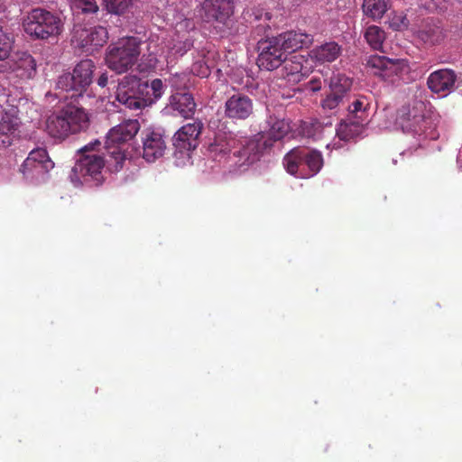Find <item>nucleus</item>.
Returning a JSON list of instances; mask_svg holds the SVG:
<instances>
[{
    "instance_id": "obj_35",
    "label": "nucleus",
    "mask_w": 462,
    "mask_h": 462,
    "mask_svg": "<svg viewBox=\"0 0 462 462\" xmlns=\"http://www.w3.org/2000/svg\"><path fill=\"white\" fill-rule=\"evenodd\" d=\"M106 11L114 14H123L132 5V0H103Z\"/></svg>"
},
{
    "instance_id": "obj_44",
    "label": "nucleus",
    "mask_w": 462,
    "mask_h": 462,
    "mask_svg": "<svg viewBox=\"0 0 462 462\" xmlns=\"http://www.w3.org/2000/svg\"><path fill=\"white\" fill-rule=\"evenodd\" d=\"M392 26H393L396 30L405 28L408 26L407 19L405 17H402L400 23H396L394 21H393Z\"/></svg>"
},
{
    "instance_id": "obj_27",
    "label": "nucleus",
    "mask_w": 462,
    "mask_h": 462,
    "mask_svg": "<svg viewBox=\"0 0 462 462\" xmlns=\"http://www.w3.org/2000/svg\"><path fill=\"white\" fill-rule=\"evenodd\" d=\"M341 54V47L335 42H328L312 51L313 57L319 62H332Z\"/></svg>"
},
{
    "instance_id": "obj_7",
    "label": "nucleus",
    "mask_w": 462,
    "mask_h": 462,
    "mask_svg": "<svg viewBox=\"0 0 462 462\" xmlns=\"http://www.w3.org/2000/svg\"><path fill=\"white\" fill-rule=\"evenodd\" d=\"M116 99L131 110H140L152 104L148 97V82L135 76H125L119 81Z\"/></svg>"
},
{
    "instance_id": "obj_30",
    "label": "nucleus",
    "mask_w": 462,
    "mask_h": 462,
    "mask_svg": "<svg viewBox=\"0 0 462 462\" xmlns=\"http://www.w3.org/2000/svg\"><path fill=\"white\" fill-rule=\"evenodd\" d=\"M352 87V79L344 74H334L330 79V92L345 98Z\"/></svg>"
},
{
    "instance_id": "obj_3",
    "label": "nucleus",
    "mask_w": 462,
    "mask_h": 462,
    "mask_svg": "<svg viewBox=\"0 0 462 462\" xmlns=\"http://www.w3.org/2000/svg\"><path fill=\"white\" fill-rule=\"evenodd\" d=\"M24 32L35 40L57 38L63 32L64 23L60 16L45 8H32L23 18Z\"/></svg>"
},
{
    "instance_id": "obj_18",
    "label": "nucleus",
    "mask_w": 462,
    "mask_h": 462,
    "mask_svg": "<svg viewBox=\"0 0 462 462\" xmlns=\"http://www.w3.org/2000/svg\"><path fill=\"white\" fill-rule=\"evenodd\" d=\"M20 124L16 107L6 110L0 106V148L13 143L18 136Z\"/></svg>"
},
{
    "instance_id": "obj_17",
    "label": "nucleus",
    "mask_w": 462,
    "mask_h": 462,
    "mask_svg": "<svg viewBox=\"0 0 462 462\" xmlns=\"http://www.w3.org/2000/svg\"><path fill=\"white\" fill-rule=\"evenodd\" d=\"M203 123L196 120L180 127L172 138L173 145L180 152L195 150L199 145V137L203 130Z\"/></svg>"
},
{
    "instance_id": "obj_29",
    "label": "nucleus",
    "mask_w": 462,
    "mask_h": 462,
    "mask_svg": "<svg viewBox=\"0 0 462 462\" xmlns=\"http://www.w3.org/2000/svg\"><path fill=\"white\" fill-rule=\"evenodd\" d=\"M193 42V36L189 32H184L183 33H180L177 29L176 33L172 37L171 46L170 49L173 54L182 56L191 49Z\"/></svg>"
},
{
    "instance_id": "obj_40",
    "label": "nucleus",
    "mask_w": 462,
    "mask_h": 462,
    "mask_svg": "<svg viewBox=\"0 0 462 462\" xmlns=\"http://www.w3.org/2000/svg\"><path fill=\"white\" fill-rule=\"evenodd\" d=\"M344 98L340 96H337L334 93H329L327 97L322 100L321 106L325 110H334L336 109L341 103H343Z\"/></svg>"
},
{
    "instance_id": "obj_20",
    "label": "nucleus",
    "mask_w": 462,
    "mask_h": 462,
    "mask_svg": "<svg viewBox=\"0 0 462 462\" xmlns=\"http://www.w3.org/2000/svg\"><path fill=\"white\" fill-rule=\"evenodd\" d=\"M6 64L11 72L23 80L33 79L37 73L36 60L27 52L17 53Z\"/></svg>"
},
{
    "instance_id": "obj_41",
    "label": "nucleus",
    "mask_w": 462,
    "mask_h": 462,
    "mask_svg": "<svg viewBox=\"0 0 462 462\" xmlns=\"http://www.w3.org/2000/svg\"><path fill=\"white\" fill-rule=\"evenodd\" d=\"M158 63L157 57L154 54H149L147 58L143 57L139 63V69L142 72H147L156 68Z\"/></svg>"
},
{
    "instance_id": "obj_12",
    "label": "nucleus",
    "mask_w": 462,
    "mask_h": 462,
    "mask_svg": "<svg viewBox=\"0 0 462 462\" xmlns=\"http://www.w3.org/2000/svg\"><path fill=\"white\" fill-rule=\"evenodd\" d=\"M425 111L426 104L419 99H413L410 103L402 106L398 115L403 131L415 134L424 132L427 127Z\"/></svg>"
},
{
    "instance_id": "obj_11",
    "label": "nucleus",
    "mask_w": 462,
    "mask_h": 462,
    "mask_svg": "<svg viewBox=\"0 0 462 462\" xmlns=\"http://www.w3.org/2000/svg\"><path fill=\"white\" fill-rule=\"evenodd\" d=\"M54 167L45 149L32 150L21 165L20 171L31 182H38Z\"/></svg>"
},
{
    "instance_id": "obj_37",
    "label": "nucleus",
    "mask_w": 462,
    "mask_h": 462,
    "mask_svg": "<svg viewBox=\"0 0 462 462\" xmlns=\"http://www.w3.org/2000/svg\"><path fill=\"white\" fill-rule=\"evenodd\" d=\"M12 45V37L9 33L3 31V28L0 26V60H5L9 57Z\"/></svg>"
},
{
    "instance_id": "obj_23",
    "label": "nucleus",
    "mask_w": 462,
    "mask_h": 462,
    "mask_svg": "<svg viewBox=\"0 0 462 462\" xmlns=\"http://www.w3.org/2000/svg\"><path fill=\"white\" fill-rule=\"evenodd\" d=\"M239 139L232 133H217L209 145V152L215 159H221L238 146Z\"/></svg>"
},
{
    "instance_id": "obj_14",
    "label": "nucleus",
    "mask_w": 462,
    "mask_h": 462,
    "mask_svg": "<svg viewBox=\"0 0 462 462\" xmlns=\"http://www.w3.org/2000/svg\"><path fill=\"white\" fill-rule=\"evenodd\" d=\"M257 48L259 51L257 65L262 69L273 70L285 60L286 52L276 37L259 41Z\"/></svg>"
},
{
    "instance_id": "obj_36",
    "label": "nucleus",
    "mask_w": 462,
    "mask_h": 462,
    "mask_svg": "<svg viewBox=\"0 0 462 462\" xmlns=\"http://www.w3.org/2000/svg\"><path fill=\"white\" fill-rule=\"evenodd\" d=\"M420 38L431 44L439 43L443 38L444 33L441 28L438 26L429 27L420 31Z\"/></svg>"
},
{
    "instance_id": "obj_25",
    "label": "nucleus",
    "mask_w": 462,
    "mask_h": 462,
    "mask_svg": "<svg viewBox=\"0 0 462 462\" xmlns=\"http://www.w3.org/2000/svg\"><path fill=\"white\" fill-rule=\"evenodd\" d=\"M302 60L303 56L300 55H292L290 59L286 56L284 61H282L283 67L282 69V76L288 81H300L303 77Z\"/></svg>"
},
{
    "instance_id": "obj_22",
    "label": "nucleus",
    "mask_w": 462,
    "mask_h": 462,
    "mask_svg": "<svg viewBox=\"0 0 462 462\" xmlns=\"http://www.w3.org/2000/svg\"><path fill=\"white\" fill-rule=\"evenodd\" d=\"M285 52H295L297 50L310 47L313 42V36L301 32H286L275 36Z\"/></svg>"
},
{
    "instance_id": "obj_4",
    "label": "nucleus",
    "mask_w": 462,
    "mask_h": 462,
    "mask_svg": "<svg viewBox=\"0 0 462 462\" xmlns=\"http://www.w3.org/2000/svg\"><path fill=\"white\" fill-rule=\"evenodd\" d=\"M101 143L96 140L93 143L84 146L80 151V158L76 162L71 169L70 180L77 186L83 182L95 181L99 184L102 180V170L106 159L102 155L91 152L95 151L96 146H100Z\"/></svg>"
},
{
    "instance_id": "obj_5",
    "label": "nucleus",
    "mask_w": 462,
    "mask_h": 462,
    "mask_svg": "<svg viewBox=\"0 0 462 462\" xmlns=\"http://www.w3.org/2000/svg\"><path fill=\"white\" fill-rule=\"evenodd\" d=\"M141 43L139 38L131 36L110 44L106 52V64L117 74L128 71L140 56Z\"/></svg>"
},
{
    "instance_id": "obj_34",
    "label": "nucleus",
    "mask_w": 462,
    "mask_h": 462,
    "mask_svg": "<svg viewBox=\"0 0 462 462\" xmlns=\"http://www.w3.org/2000/svg\"><path fill=\"white\" fill-rule=\"evenodd\" d=\"M365 38L374 50H380L385 39V33L380 27L371 25L366 29Z\"/></svg>"
},
{
    "instance_id": "obj_10",
    "label": "nucleus",
    "mask_w": 462,
    "mask_h": 462,
    "mask_svg": "<svg viewBox=\"0 0 462 462\" xmlns=\"http://www.w3.org/2000/svg\"><path fill=\"white\" fill-rule=\"evenodd\" d=\"M239 148L233 152L234 162L238 166L250 165L260 160L263 153L271 149L272 142L264 139L263 133L251 138L239 140Z\"/></svg>"
},
{
    "instance_id": "obj_33",
    "label": "nucleus",
    "mask_w": 462,
    "mask_h": 462,
    "mask_svg": "<svg viewBox=\"0 0 462 462\" xmlns=\"http://www.w3.org/2000/svg\"><path fill=\"white\" fill-rule=\"evenodd\" d=\"M71 8L77 16L80 14L93 15L99 11L97 0H72Z\"/></svg>"
},
{
    "instance_id": "obj_32",
    "label": "nucleus",
    "mask_w": 462,
    "mask_h": 462,
    "mask_svg": "<svg viewBox=\"0 0 462 462\" xmlns=\"http://www.w3.org/2000/svg\"><path fill=\"white\" fill-rule=\"evenodd\" d=\"M389 0H364V13L373 18L380 19L388 9Z\"/></svg>"
},
{
    "instance_id": "obj_42",
    "label": "nucleus",
    "mask_w": 462,
    "mask_h": 462,
    "mask_svg": "<svg viewBox=\"0 0 462 462\" xmlns=\"http://www.w3.org/2000/svg\"><path fill=\"white\" fill-rule=\"evenodd\" d=\"M309 88L313 91L317 92L321 89L322 88V82L320 78L319 77H312L311 79L308 83Z\"/></svg>"
},
{
    "instance_id": "obj_15",
    "label": "nucleus",
    "mask_w": 462,
    "mask_h": 462,
    "mask_svg": "<svg viewBox=\"0 0 462 462\" xmlns=\"http://www.w3.org/2000/svg\"><path fill=\"white\" fill-rule=\"evenodd\" d=\"M225 116L232 122L244 121L254 113V102L244 93H235L225 102Z\"/></svg>"
},
{
    "instance_id": "obj_1",
    "label": "nucleus",
    "mask_w": 462,
    "mask_h": 462,
    "mask_svg": "<svg viewBox=\"0 0 462 462\" xmlns=\"http://www.w3.org/2000/svg\"><path fill=\"white\" fill-rule=\"evenodd\" d=\"M89 122V115L85 108L67 104L47 117L45 131L51 137L63 141L71 134L86 131Z\"/></svg>"
},
{
    "instance_id": "obj_28",
    "label": "nucleus",
    "mask_w": 462,
    "mask_h": 462,
    "mask_svg": "<svg viewBox=\"0 0 462 462\" xmlns=\"http://www.w3.org/2000/svg\"><path fill=\"white\" fill-rule=\"evenodd\" d=\"M268 124L270 125L269 131L264 134V139L273 143L282 140L289 132L290 125L284 119H279L276 117L270 116Z\"/></svg>"
},
{
    "instance_id": "obj_43",
    "label": "nucleus",
    "mask_w": 462,
    "mask_h": 462,
    "mask_svg": "<svg viewBox=\"0 0 462 462\" xmlns=\"http://www.w3.org/2000/svg\"><path fill=\"white\" fill-rule=\"evenodd\" d=\"M108 83L107 73H102L97 79V85L101 88H105Z\"/></svg>"
},
{
    "instance_id": "obj_31",
    "label": "nucleus",
    "mask_w": 462,
    "mask_h": 462,
    "mask_svg": "<svg viewBox=\"0 0 462 462\" xmlns=\"http://www.w3.org/2000/svg\"><path fill=\"white\" fill-rule=\"evenodd\" d=\"M369 102L365 97H359L348 105V116L357 121L365 122L367 118Z\"/></svg>"
},
{
    "instance_id": "obj_13",
    "label": "nucleus",
    "mask_w": 462,
    "mask_h": 462,
    "mask_svg": "<svg viewBox=\"0 0 462 462\" xmlns=\"http://www.w3.org/2000/svg\"><path fill=\"white\" fill-rule=\"evenodd\" d=\"M107 40L108 32L106 27L87 28L80 24L74 26L72 42L84 51L93 52L106 43Z\"/></svg>"
},
{
    "instance_id": "obj_39",
    "label": "nucleus",
    "mask_w": 462,
    "mask_h": 462,
    "mask_svg": "<svg viewBox=\"0 0 462 462\" xmlns=\"http://www.w3.org/2000/svg\"><path fill=\"white\" fill-rule=\"evenodd\" d=\"M254 16V21H263V23H259L257 27H262L263 29L270 28L269 22L272 19V14L269 12H265L262 8H254L252 11V14Z\"/></svg>"
},
{
    "instance_id": "obj_24",
    "label": "nucleus",
    "mask_w": 462,
    "mask_h": 462,
    "mask_svg": "<svg viewBox=\"0 0 462 462\" xmlns=\"http://www.w3.org/2000/svg\"><path fill=\"white\" fill-rule=\"evenodd\" d=\"M171 106L184 118L191 117L196 110V103L190 93H176L171 96Z\"/></svg>"
},
{
    "instance_id": "obj_9",
    "label": "nucleus",
    "mask_w": 462,
    "mask_h": 462,
    "mask_svg": "<svg viewBox=\"0 0 462 462\" xmlns=\"http://www.w3.org/2000/svg\"><path fill=\"white\" fill-rule=\"evenodd\" d=\"M367 66L374 69V74L393 84L399 81L406 82L410 79L411 68L408 61L403 59L393 60L384 56L373 55L369 57Z\"/></svg>"
},
{
    "instance_id": "obj_26",
    "label": "nucleus",
    "mask_w": 462,
    "mask_h": 462,
    "mask_svg": "<svg viewBox=\"0 0 462 462\" xmlns=\"http://www.w3.org/2000/svg\"><path fill=\"white\" fill-rule=\"evenodd\" d=\"M365 128V125L360 120L357 121L351 117L342 120L337 127V135L340 140L350 141L359 136Z\"/></svg>"
},
{
    "instance_id": "obj_16",
    "label": "nucleus",
    "mask_w": 462,
    "mask_h": 462,
    "mask_svg": "<svg viewBox=\"0 0 462 462\" xmlns=\"http://www.w3.org/2000/svg\"><path fill=\"white\" fill-rule=\"evenodd\" d=\"M143 157L149 162L163 156L167 143L160 130L146 129L142 132Z\"/></svg>"
},
{
    "instance_id": "obj_2",
    "label": "nucleus",
    "mask_w": 462,
    "mask_h": 462,
    "mask_svg": "<svg viewBox=\"0 0 462 462\" xmlns=\"http://www.w3.org/2000/svg\"><path fill=\"white\" fill-rule=\"evenodd\" d=\"M139 130L140 123L136 119L125 120L109 130L105 148L107 167L111 171H118L123 168L128 156L125 147L135 137Z\"/></svg>"
},
{
    "instance_id": "obj_6",
    "label": "nucleus",
    "mask_w": 462,
    "mask_h": 462,
    "mask_svg": "<svg viewBox=\"0 0 462 462\" xmlns=\"http://www.w3.org/2000/svg\"><path fill=\"white\" fill-rule=\"evenodd\" d=\"M95 69L92 60H82L75 66L72 73H64L58 78L56 89L60 94L64 93L65 98L82 97L92 83Z\"/></svg>"
},
{
    "instance_id": "obj_21",
    "label": "nucleus",
    "mask_w": 462,
    "mask_h": 462,
    "mask_svg": "<svg viewBox=\"0 0 462 462\" xmlns=\"http://www.w3.org/2000/svg\"><path fill=\"white\" fill-rule=\"evenodd\" d=\"M456 81L457 74L453 69H442L430 74L427 85L434 93L450 92L454 89Z\"/></svg>"
},
{
    "instance_id": "obj_38",
    "label": "nucleus",
    "mask_w": 462,
    "mask_h": 462,
    "mask_svg": "<svg viewBox=\"0 0 462 462\" xmlns=\"http://www.w3.org/2000/svg\"><path fill=\"white\" fill-rule=\"evenodd\" d=\"M164 93V85L160 79H155L148 84V97H150L152 103L157 101Z\"/></svg>"
},
{
    "instance_id": "obj_19",
    "label": "nucleus",
    "mask_w": 462,
    "mask_h": 462,
    "mask_svg": "<svg viewBox=\"0 0 462 462\" xmlns=\"http://www.w3.org/2000/svg\"><path fill=\"white\" fill-rule=\"evenodd\" d=\"M204 10L208 20L222 24L231 32L234 13L233 0H205Z\"/></svg>"
},
{
    "instance_id": "obj_8",
    "label": "nucleus",
    "mask_w": 462,
    "mask_h": 462,
    "mask_svg": "<svg viewBox=\"0 0 462 462\" xmlns=\"http://www.w3.org/2000/svg\"><path fill=\"white\" fill-rule=\"evenodd\" d=\"M282 163L288 173L299 178L307 176L303 172V167L307 166L309 176H314L319 172L324 164L323 156L317 150L306 147H295L287 152Z\"/></svg>"
}]
</instances>
